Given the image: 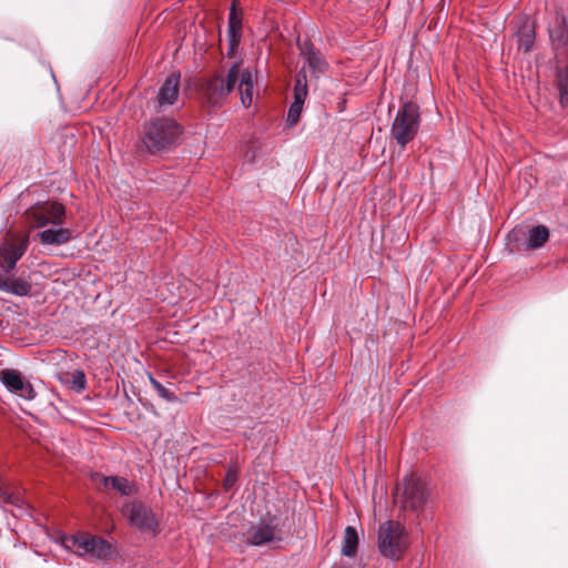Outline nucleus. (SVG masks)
Wrapping results in <instances>:
<instances>
[{"label":"nucleus","mask_w":568,"mask_h":568,"mask_svg":"<svg viewBox=\"0 0 568 568\" xmlns=\"http://www.w3.org/2000/svg\"><path fill=\"white\" fill-rule=\"evenodd\" d=\"M28 246V236H16L0 244V291L16 296L30 295L32 284L24 277L10 275Z\"/></svg>","instance_id":"f257e3e1"},{"label":"nucleus","mask_w":568,"mask_h":568,"mask_svg":"<svg viewBox=\"0 0 568 568\" xmlns=\"http://www.w3.org/2000/svg\"><path fill=\"white\" fill-rule=\"evenodd\" d=\"M61 546L81 558L91 560H109L115 555V547L102 537L92 535L88 531L60 536Z\"/></svg>","instance_id":"f03ea898"},{"label":"nucleus","mask_w":568,"mask_h":568,"mask_svg":"<svg viewBox=\"0 0 568 568\" xmlns=\"http://www.w3.org/2000/svg\"><path fill=\"white\" fill-rule=\"evenodd\" d=\"M182 128L172 119L152 120L145 130L143 144L151 154L171 151L180 141Z\"/></svg>","instance_id":"7ed1b4c3"},{"label":"nucleus","mask_w":568,"mask_h":568,"mask_svg":"<svg viewBox=\"0 0 568 568\" xmlns=\"http://www.w3.org/2000/svg\"><path fill=\"white\" fill-rule=\"evenodd\" d=\"M239 81V62L231 65L226 75L214 73L202 80L201 95L211 108H221Z\"/></svg>","instance_id":"20e7f679"},{"label":"nucleus","mask_w":568,"mask_h":568,"mask_svg":"<svg viewBox=\"0 0 568 568\" xmlns=\"http://www.w3.org/2000/svg\"><path fill=\"white\" fill-rule=\"evenodd\" d=\"M428 497L426 483L415 474L406 475L402 481L397 483L394 491V501L403 511H422Z\"/></svg>","instance_id":"39448f33"},{"label":"nucleus","mask_w":568,"mask_h":568,"mask_svg":"<svg viewBox=\"0 0 568 568\" xmlns=\"http://www.w3.org/2000/svg\"><path fill=\"white\" fill-rule=\"evenodd\" d=\"M377 546L381 555L390 560L404 557L409 539L405 527L395 520H386L379 525Z\"/></svg>","instance_id":"423d86ee"},{"label":"nucleus","mask_w":568,"mask_h":568,"mask_svg":"<svg viewBox=\"0 0 568 568\" xmlns=\"http://www.w3.org/2000/svg\"><path fill=\"white\" fill-rule=\"evenodd\" d=\"M420 125L419 106L413 101H406L393 121L390 135L404 149L418 133Z\"/></svg>","instance_id":"0eeeda50"},{"label":"nucleus","mask_w":568,"mask_h":568,"mask_svg":"<svg viewBox=\"0 0 568 568\" xmlns=\"http://www.w3.org/2000/svg\"><path fill=\"white\" fill-rule=\"evenodd\" d=\"M65 206L57 201L37 202L29 207L24 215L32 227L40 229L48 224L60 226L64 223Z\"/></svg>","instance_id":"6e6552de"},{"label":"nucleus","mask_w":568,"mask_h":568,"mask_svg":"<svg viewBox=\"0 0 568 568\" xmlns=\"http://www.w3.org/2000/svg\"><path fill=\"white\" fill-rule=\"evenodd\" d=\"M122 514L131 526L143 532H159V523L153 510L142 501H128L122 507Z\"/></svg>","instance_id":"1a4fd4ad"},{"label":"nucleus","mask_w":568,"mask_h":568,"mask_svg":"<svg viewBox=\"0 0 568 568\" xmlns=\"http://www.w3.org/2000/svg\"><path fill=\"white\" fill-rule=\"evenodd\" d=\"M282 529L275 517L262 520L247 530V542L253 546H263L273 541H282Z\"/></svg>","instance_id":"9d476101"},{"label":"nucleus","mask_w":568,"mask_h":568,"mask_svg":"<svg viewBox=\"0 0 568 568\" xmlns=\"http://www.w3.org/2000/svg\"><path fill=\"white\" fill-rule=\"evenodd\" d=\"M0 382L10 393L17 394L27 400H32L37 396L32 384L26 379L19 369H0Z\"/></svg>","instance_id":"9b49d317"},{"label":"nucleus","mask_w":568,"mask_h":568,"mask_svg":"<svg viewBox=\"0 0 568 568\" xmlns=\"http://www.w3.org/2000/svg\"><path fill=\"white\" fill-rule=\"evenodd\" d=\"M548 33L552 49L557 58L561 51L568 49V11L562 9L556 11L554 19L548 24Z\"/></svg>","instance_id":"f8f14e48"},{"label":"nucleus","mask_w":568,"mask_h":568,"mask_svg":"<svg viewBox=\"0 0 568 568\" xmlns=\"http://www.w3.org/2000/svg\"><path fill=\"white\" fill-rule=\"evenodd\" d=\"M297 48L313 77L320 78L321 74L327 71L328 63L325 61L320 49H317L308 39H297Z\"/></svg>","instance_id":"ddd939ff"},{"label":"nucleus","mask_w":568,"mask_h":568,"mask_svg":"<svg viewBox=\"0 0 568 568\" xmlns=\"http://www.w3.org/2000/svg\"><path fill=\"white\" fill-rule=\"evenodd\" d=\"M180 73H171L166 77L158 92V102L161 106L173 105L179 97Z\"/></svg>","instance_id":"4468645a"},{"label":"nucleus","mask_w":568,"mask_h":568,"mask_svg":"<svg viewBox=\"0 0 568 568\" xmlns=\"http://www.w3.org/2000/svg\"><path fill=\"white\" fill-rule=\"evenodd\" d=\"M39 241L42 245H62L69 243L72 239V231L62 225L50 227L38 233Z\"/></svg>","instance_id":"2eb2a0df"},{"label":"nucleus","mask_w":568,"mask_h":568,"mask_svg":"<svg viewBox=\"0 0 568 568\" xmlns=\"http://www.w3.org/2000/svg\"><path fill=\"white\" fill-rule=\"evenodd\" d=\"M95 476L100 477V481L104 488L116 490L121 496H131L136 491L135 485L125 477L103 476L98 473Z\"/></svg>","instance_id":"dca6fc26"},{"label":"nucleus","mask_w":568,"mask_h":568,"mask_svg":"<svg viewBox=\"0 0 568 568\" xmlns=\"http://www.w3.org/2000/svg\"><path fill=\"white\" fill-rule=\"evenodd\" d=\"M241 28H242V21L237 13L236 4L233 2L230 8L229 21H227V37H229L230 51L235 50L240 43ZM231 52H229V54Z\"/></svg>","instance_id":"f3484780"},{"label":"nucleus","mask_w":568,"mask_h":568,"mask_svg":"<svg viewBox=\"0 0 568 568\" xmlns=\"http://www.w3.org/2000/svg\"><path fill=\"white\" fill-rule=\"evenodd\" d=\"M517 36L518 49L523 50L525 53L529 52L536 39L534 22L529 19H525V21L518 28Z\"/></svg>","instance_id":"a211bd4d"},{"label":"nucleus","mask_w":568,"mask_h":568,"mask_svg":"<svg viewBox=\"0 0 568 568\" xmlns=\"http://www.w3.org/2000/svg\"><path fill=\"white\" fill-rule=\"evenodd\" d=\"M549 240V229L546 225H536L528 230L526 241L529 251L542 247Z\"/></svg>","instance_id":"6ab92c4d"},{"label":"nucleus","mask_w":568,"mask_h":568,"mask_svg":"<svg viewBox=\"0 0 568 568\" xmlns=\"http://www.w3.org/2000/svg\"><path fill=\"white\" fill-rule=\"evenodd\" d=\"M527 240L528 231L521 226L514 227L507 235V241L511 250L529 251L526 243Z\"/></svg>","instance_id":"aec40b11"},{"label":"nucleus","mask_w":568,"mask_h":568,"mask_svg":"<svg viewBox=\"0 0 568 568\" xmlns=\"http://www.w3.org/2000/svg\"><path fill=\"white\" fill-rule=\"evenodd\" d=\"M358 535L354 527L347 526L345 529L342 554L346 557H354L357 552Z\"/></svg>","instance_id":"412c9836"},{"label":"nucleus","mask_w":568,"mask_h":568,"mask_svg":"<svg viewBox=\"0 0 568 568\" xmlns=\"http://www.w3.org/2000/svg\"><path fill=\"white\" fill-rule=\"evenodd\" d=\"M556 84L559 91L560 104L568 106V64L557 70Z\"/></svg>","instance_id":"4be33fe9"},{"label":"nucleus","mask_w":568,"mask_h":568,"mask_svg":"<svg viewBox=\"0 0 568 568\" xmlns=\"http://www.w3.org/2000/svg\"><path fill=\"white\" fill-rule=\"evenodd\" d=\"M293 102L288 109L287 121L291 125H294L298 122L301 112L306 100L305 95L293 93Z\"/></svg>","instance_id":"5701e85b"},{"label":"nucleus","mask_w":568,"mask_h":568,"mask_svg":"<svg viewBox=\"0 0 568 568\" xmlns=\"http://www.w3.org/2000/svg\"><path fill=\"white\" fill-rule=\"evenodd\" d=\"M149 381L156 394L168 403H176L179 397L169 388L163 386L152 374H149Z\"/></svg>","instance_id":"b1692460"},{"label":"nucleus","mask_w":568,"mask_h":568,"mask_svg":"<svg viewBox=\"0 0 568 568\" xmlns=\"http://www.w3.org/2000/svg\"><path fill=\"white\" fill-rule=\"evenodd\" d=\"M70 388L75 393H82L87 387V376L83 371L77 369L67 379Z\"/></svg>","instance_id":"393cba45"},{"label":"nucleus","mask_w":568,"mask_h":568,"mask_svg":"<svg viewBox=\"0 0 568 568\" xmlns=\"http://www.w3.org/2000/svg\"><path fill=\"white\" fill-rule=\"evenodd\" d=\"M293 93L305 97L308 94L307 74L305 68H302L296 74Z\"/></svg>","instance_id":"a878e982"},{"label":"nucleus","mask_w":568,"mask_h":568,"mask_svg":"<svg viewBox=\"0 0 568 568\" xmlns=\"http://www.w3.org/2000/svg\"><path fill=\"white\" fill-rule=\"evenodd\" d=\"M237 481V469L236 467L230 466L226 470L224 480H223V487L227 491L233 488L235 483Z\"/></svg>","instance_id":"bb28decb"},{"label":"nucleus","mask_w":568,"mask_h":568,"mask_svg":"<svg viewBox=\"0 0 568 568\" xmlns=\"http://www.w3.org/2000/svg\"><path fill=\"white\" fill-rule=\"evenodd\" d=\"M239 88L254 87L253 74L248 69L241 71L239 69Z\"/></svg>","instance_id":"cd10ccee"},{"label":"nucleus","mask_w":568,"mask_h":568,"mask_svg":"<svg viewBox=\"0 0 568 568\" xmlns=\"http://www.w3.org/2000/svg\"><path fill=\"white\" fill-rule=\"evenodd\" d=\"M253 88L254 87L240 88L241 102L245 108H250L253 102Z\"/></svg>","instance_id":"c85d7f7f"},{"label":"nucleus","mask_w":568,"mask_h":568,"mask_svg":"<svg viewBox=\"0 0 568 568\" xmlns=\"http://www.w3.org/2000/svg\"><path fill=\"white\" fill-rule=\"evenodd\" d=\"M261 151V145L258 142H251L250 145L246 146L244 152V158L246 161L253 162Z\"/></svg>","instance_id":"c756f323"},{"label":"nucleus","mask_w":568,"mask_h":568,"mask_svg":"<svg viewBox=\"0 0 568 568\" xmlns=\"http://www.w3.org/2000/svg\"><path fill=\"white\" fill-rule=\"evenodd\" d=\"M0 494L3 495L4 501L7 504L18 505L20 501V498L18 495L12 494V493H6L1 488H0Z\"/></svg>","instance_id":"7c9ffc66"}]
</instances>
